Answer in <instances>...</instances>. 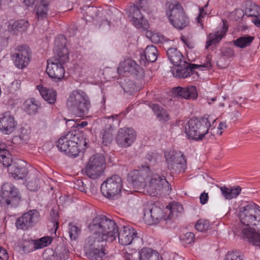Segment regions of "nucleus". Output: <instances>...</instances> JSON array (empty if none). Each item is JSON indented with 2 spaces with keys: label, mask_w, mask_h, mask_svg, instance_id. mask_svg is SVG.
Returning a JSON list of instances; mask_svg holds the SVG:
<instances>
[{
  "label": "nucleus",
  "mask_w": 260,
  "mask_h": 260,
  "mask_svg": "<svg viewBox=\"0 0 260 260\" xmlns=\"http://www.w3.org/2000/svg\"><path fill=\"white\" fill-rule=\"evenodd\" d=\"M31 57V51L26 45H20L15 48L11 58L15 66L18 69H23L29 63Z\"/></svg>",
  "instance_id": "12"
},
{
  "label": "nucleus",
  "mask_w": 260,
  "mask_h": 260,
  "mask_svg": "<svg viewBox=\"0 0 260 260\" xmlns=\"http://www.w3.org/2000/svg\"><path fill=\"white\" fill-rule=\"evenodd\" d=\"M6 145L4 143H2L0 141V153H1V151H3V150H6Z\"/></svg>",
  "instance_id": "60"
},
{
  "label": "nucleus",
  "mask_w": 260,
  "mask_h": 260,
  "mask_svg": "<svg viewBox=\"0 0 260 260\" xmlns=\"http://www.w3.org/2000/svg\"><path fill=\"white\" fill-rule=\"evenodd\" d=\"M120 84L125 92L131 94L135 91L136 86L133 82L129 79H124L120 81Z\"/></svg>",
  "instance_id": "39"
},
{
  "label": "nucleus",
  "mask_w": 260,
  "mask_h": 260,
  "mask_svg": "<svg viewBox=\"0 0 260 260\" xmlns=\"http://www.w3.org/2000/svg\"><path fill=\"white\" fill-rule=\"evenodd\" d=\"M118 73L121 75L123 73H129L135 76H142V69L136 62L131 59H127L121 62L117 68Z\"/></svg>",
  "instance_id": "17"
},
{
  "label": "nucleus",
  "mask_w": 260,
  "mask_h": 260,
  "mask_svg": "<svg viewBox=\"0 0 260 260\" xmlns=\"http://www.w3.org/2000/svg\"><path fill=\"white\" fill-rule=\"evenodd\" d=\"M128 181L136 191L152 197L169 194L171 190L165 177L152 173L148 167L134 171L129 174Z\"/></svg>",
  "instance_id": "2"
},
{
  "label": "nucleus",
  "mask_w": 260,
  "mask_h": 260,
  "mask_svg": "<svg viewBox=\"0 0 260 260\" xmlns=\"http://www.w3.org/2000/svg\"><path fill=\"white\" fill-rule=\"evenodd\" d=\"M70 120H69L68 121H67V124H70V125H72V123H73V122H69Z\"/></svg>",
  "instance_id": "64"
},
{
  "label": "nucleus",
  "mask_w": 260,
  "mask_h": 260,
  "mask_svg": "<svg viewBox=\"0 0 260 260\" xmlns=\"http://www.w3.org/2000/svg\"><path fill=\"white\" fill-rule=\"evenodd\" d=\"M254 40V37L249 35H244L237 39L234 41V44L237 47L244 48L251 45Z\"/></svg>",
  "instance_id": "35"
},
{
  "label": "nucleus",
  "mask_w": 260,
  "mask_h": 260,
  "mask_svg": "<svg viewBox=\"0 0 260 260\" xmlns=\"http://www.w3.org/2000/svg\"><path fill=\"white\" fill-rule=\"evenodd\" d=\"M67 40L63 35H60L55 40L56 55L48 60L46 73L55 82L61 81L64 77L63 65L69 60L68 48L66 47Z\"/></svg>",
  "instance_id": "3"
},
{
  "label": "nucleus",
  "mask_w": 260,
  "mask_h": 260,
  "mask_svg": "<svg viewBox=\"0 0 260 260\" xmlns=\"http://www.w3.org/2000/svg\"><path fill=\"white\" fill-rule=\"evenodd\" d=\"M195 236L193 233L191 232L186 233L183 238V240L187 244H190L194 241Z\"/></svg>",
  "instance_id": "51"
},
{
  "label": "nucleus",
  "mask_w": 260,
  "mask_h": 260,
  "mask_svg": "<svg viewBox=\"0 0 260 260\" xmlns=\"http://www.w3.org/2000/svg\"><path fill=\"white\" fill-rule=\"evenodd\" d=\"M199 67L198 65L186 62L185 63H181L179 66H177L176 68L172 69L171 72L174 77L179 79H185L191 75H197L194 69H198Z\"/></svg>",
  "instance_id": "19"
},
{
  "label": "nucleus",
  "mask_w": 260,
  "mask_h": 260,
  "mask_svg": "<svg viewBox=\"0 0 260 260\" xmlns=\"http://www.w3.org/2000/svg\"><path fill=\"white\" fill-rule=\"evenodd\" d=\"M28 27V22L24 20H19L14 23L12 28L18 31H24Z\"/></svg>",
  "instance_id": "44"
},
{
  "label": "nucleus",
  "mask_w": 260,
  "mask_h": 260,
  "mask_svg": "<svg viewBox=\"0 0 260 260\" xmlns=\"http://www.w3.org/2000/svg\"><path fill=\"white\" fill-rule=\"evenodd\" d=\"M228 29V27L225 25V23L223 22V27L220 30L217 31L215 33L210 34L206 42V49H208L211 45L219 43L226 34Z\"/></svg>",
  "instance_id": "27"
},
{
  "label": "nucleus",
  "mask_w": 260,
  "mask_h": 260,
  "mask_svg": "<svg viewBox=\"0 0 260 260\" xmlns=\"http://www.w3.org/2000/svg\"><path fill=\"white\" fill-rule=\"evenodd\" d=\"M167 55L171 63L176 67L179 66L181 63H186V61L183 60V55L177 48H169L167 51Z\"/></svg>",
  "instance_id": "25"
},
{
  "label": "nucleus",
  "mask_w": 260,
  "mask_h": 260,
  "mask_svg": "<svg viewBox=\"0 0 260 260\" xmlns=\"http://www.w3.org/2000/svg\"><path fill=\"white\" fill-rule=\"evenodd\" d=\"M257 230L247 231L243 229L242 231V237L247 239L248 241L255 246L260 247V233Z\"/></svg>",
  "instance_id": "26"
},
{
  "label": "nucleus",
  "mask_w": 260,
  "mask_h": 260,
  "mask_svg": "<svg viewBox=\"0 0 260 260\" xmlns=\"http://www.w3.org/2000/svg\"><path fill=\"white\" fill-rule=\"evenodd\" d=\"M211 117H203L201 119H190L185 126V133L188 138L196 141L202 140L208 136L209 128L211 126Z\"/></svg>",
  "instance_id": "7"
},
{
  "label": "nucleus",
  "mask_w": 260,
  "mask_h": 260,
  "mask_svg": "<svg viewBox=\"0 0 260 260\" xmlns=\"http://www.w3.org/2000/svg\"><path fill=\"white\" fill-rule=\"evenodd\" d=\"M165 218L162 210L156 204L144 210V219L149 224H156Z\"/></svg>",
  "instance_id": "15"
},
{
  "label": "nucleus",
  "mask_w": 260,
  "mask_h": 260,
  "mask_svg": "<svg viewBox=\"0 0 260 260\" xmlns=\"http://www.w3.org/2000/svg\"><path fill=\"white\" fill-rule=\"evenodd\" d=\"M52 238L49 237H44L37 240H34L36 249L42 248L51 244Z\"/></svg>",
  "instance_id": "42"
},
{
  "label": "nucleus",
  "mask_w": 260,
  "mask_h": 260,
  "mask_svg": "<svg viewBox=\"0 0 260 260\" xmlns=\"http://www.w3.org/2000/svg\"><path fill=\"white\" fill-rule=\"evenodd\" d=\"M20 248L25 253H28L36 250L34 240H24L21 243Z\"/></svg>",
  "instance_id": "43"
},
{
  "label": "nucleus",
  "mask_w": 260,
  "mask_h": 260,
  "mask_svg": "<svg viewBox=\"0 0 260 260\" xmlns=\"http://www.w3.org/2000/svg\"><path fill=\"white\" fill-rule=\"evenodd\" d=\"M69 233L70 237L72 240H76L80 233V229L75 225L72 224H69Z\"/></svg>",
  "instance_id": "47"
},
{
  "label": "nucleus",
  "mask_w": 260,
  "mask_h": 260,
  "mask_svg": "<svg viewBox=\"0 0 260 260\" xmlns=\"http://www.w3.org/2000/svg\"><path fill=\"white\" fill-rule=\"evenodd\" d=\"M0 197L1 202L10 207H17L20 201L17 189L10 183H5L2 185Z\"/></svg>",
  "instance_id": "11"
},
{
  "label": "nucleus",
  "mask_w": 260,
  "mask_h": 260,
  "mask_svg": "<svg viewBox=\"0 0 260 260\" xmlns=\"http://www.w3.org/2000/svg\"><path fill=\"white\" fill-rule=\"evenodd\" d=\"M234 55V51L231 48H223L221 51V56L217 61V65L220 67H222L220 63L224 59H228L232 58Z\"/></svg>",
  "instance_id": "40"
},
{
  "label": "nucleus",
  "mask_w": 260,
  "mask_h": 260,
  "mask_svg": "<svg viewBox=\"0 0 260 260\" xmlns=\"http://www.w3.org/2000/svg\"><path fill=\"white\" fill-rule=\"evenodd\" d=\"M226 127V125L225 124V122H220L218 125V129L220 130V132L219 133V135H221L222 132L221 131V129H223L224 128H225Z\"/></svg>",
  "instance_id": "57"
},
{
  "label": "nucleus",
  "mask_w": 260,
  "mask_h": 260,
  "mask_svg": "<svg viewBox=\"0 0 260 260\" xmlns=\"http://www.w3.org/2000/svg\"><path fill=\"white\" fill-rule=\"evenodd\" d=\"M252 21L257 27H260V16L253 17Z\"/></svg>",
  "instance_id": "55"
},
{
  "label": "nucleus",
  "mask_w": 260,
  "mask_h": 260,
  "mask_svg": "<svg viewBox=\"0 0 260 260\" xmlns=\"http://www.w3.org/2000/svg\"><path fill=\"white\" fill-rule=\"evenodd\" d=\"M48 0H39L36 8V15L38 19L47 17L49 10Z\"/></svg>",
  "instance_id": "31"
},
{
  "label": "nucleus",
  "mask_w": 260,
  "mask_h": 260,
  "mask_svg": "<svg viewBox=\"0 0 260 260\" xmlns=\"http://www.w3.org/2000/svg\"><path fill=\"white\" fill-rule=\"evenodd\" d=\"M15 121L10 112L0 115V129L6 134L12 133L15 129Z\"/></svg>",
  "instance_id": "21"
},
{
  "label": "nucleus",
  "mask_w": 260,
  "mask_h": 260,
  "mask_svg": "<svg viewBox=\"0 0 260 260\" xmlns=\"http://www.w3.org/2000/svg\"><path fill=\"white\" fill-rule=\"evenodd\" d=\"M69 122H74V124L72 125V126L73 127H80L82 128L85 126H86L87 125V122L86 121H82L80 124L76 123L74 120H70Z\"/></svg>",
  "instance_id": "54"
},
{
  "label": "nucleus",
  "mask_w": 260,
  "mask_h": 260,
  "mask_svg": "<svg viewBox=\"0 0 260 260\" xmlns=\"http://www.w3.org/2000/svg\"><path fill=\"white\" fill-rule=\"evenodd\" d=\"M144 0H140L139 6H132L129 8L128 16L131 19L133 24L137 28H142L143 23H144L145 20L140 11L139 7L142 9V4Z\"/></svg>",
  "instance_id": "20"
},
{
  "label": "nucleus",
  "mask_w": 260,
  "mask_h": 260,
  "mask_svg": "<svg viewBox=\"0 0 260 260\" xmlns=\"http://www.w3.org/2000/svg\"><path fill=\"white\" fill-rule=\"evenodd\" d=\"M208 6V4H207L204 6L203 8H200V13L199 16L196 18V21L198 23L200 24L202 27H203V24L202 19L204 18L205 15L206 14V12H205V9Z\"/></svg>",
  "instance_id": "49"
},
{
  "label": "nucleus",
  "mask_w": 260,
  "mask_h": 260,
  "mask_svg": "<svg viewBox=\"0 0 260 260\" xmlns=\"http://www.w3.org/2000/svg\"><path fill=\"white\" fill-rule=\"evenodd\" d=\"M40 180L37 178L28 181L27 184V188L31 191H36L39 187Z\"/></svg>",
  "instance_id": "48"
},
{
  "label": "nucleus",
  "mask_w": 260,
  "mask_h": 260,
  "mask_svg": "<svg viewBox=\"0 0 260 260\" xmlns=\"http://www.w3.org/2000/svg\"><path fill=\"white\" fill-rule=\"evenodd\" d=\"M208 199L209 197L208 193L204 192L200 197V203L203 205L207 203Z\"/></svg>",
  "instance_id": "52"
},
{
  "label": "nucleus",
  "mask_w": 260,
  "mask_h": 260,
  "mask_svg": "<svg viewBox=\"0 0 260 260\" xmlns=\"http://www.w3.org/2000/svg\"><path fill=\"white\" fill-rule=\"evenodd\" d=\"M242 12V11L241 10H238L236 11L237 13H240V14H241Z\"/></svg>",
  "instance_id": "62"
},
{
  "label": "nucleus",
  "mask_w": 260,
  "mask_h": 260,
  "mask_svg": "<svg viewBox=\"0 0 260 260\" xmlns=\"http://www.w3.org/2000/svg\"><path fill=\"white\" fill-rule=\"evenodd\" d=\"M106 168L104 156L100 153L91 156L85 168V174L90 178L95 179L101 176Z\"/></svg>",
  "instance_id": "10"
},
{
  "label": "nucleus",
  "mask_w": 260,
  "mask_h": 260,
  "mask_svg": "<svg viewBox=\"0 0 260 260\" xmlns=\"http://www.w3.org/2000/svg\"><path fill=\"white\" fill-rule=\"evenodd\" d=\"M258 207L255 204H250L240 209L239 218L242 225L240 229V236L245 228L247 231H260V210Z\"/></svg>",
  "instance_id": "5"
},
{
  "label": "nucleus",
  "mask_w": 260,
  "mask_h": 260,
  "mask_svg": "<svg viewBox=\"0 0 260 260\" xmlns=\"http://www.w3.org/2000/svg\"><path fill=\"white\" fill-rule=\"evenodd\" d=\"M169 10L167 14L170 23L176 28L182 29L189 23L187 17L181 5L177 2L171 3L169 5Z\"/></svg>",
  "instance_id": "8"
},
{
  "label": "nucleus",
  "mask_w": 260,
  "mask_h": 260,
  "mask_svg": "<svg viewBox=\"0 0 260 260\" xmlns=\"http://www.w3.org/2000/svg\"><path fill=\"white\" fill-rule=\"evenodd\" d=\"M140 260H160L159 253L151 248H143L139 251Z\"/></svg>",
  "instance_id": "29"
},
{
  "label": "nucleus",
  "mask_w": 260,
  "mask_h": 260,
  "mask_svg": "<svg viewBox=\"0 0 260 260\" xmlns=\"http://www.w3.org/2000/svg\"><path fill=\"white\" fill-rule=\"evenodd\" d=\"M157 50L153 46H148L145 49L143 54H141L140 62L146 66L147 62H153L157 57Z\"/></svg>",
  "instance_id": "23"
},
{
  "label": "nucleus",
  "mask_w": 260,
  "mask_h": 260,
  "mask_svg": "<svg viewBox=\"0 0 260 260\" xmlns=\"http://www.w3.org/2000/svg\"><path fill=\"white\" fill-rule=\"evenodd\" d=\"M26 166V162L23 160L15 161L9 169L12 177H17L18 179H22L25 177L28 173Z\"/></svg>",
  "instance_id": "22"
},
{
  "label": "nucleus",
  "mask_w": 260,
  "mask_h": 260,
  "mask_svg": "<svg viewBox=\"0 0 260 260\" xmlns=\"http://www.w3.org/2000/svg\"><path fill=\"white\" fill-rule=\"evenodd\" d=\"M136 138V133L133 129L127 127L120 128L116 141L121 147L126 148L131 146Z\"/></svg>",
  "instance_id": "16"
},
{
  "label": "nucleus",
  "mask_w": 260,
  "mask_h": 260,
  "mask_svg": "<svg viewBox=\"0 0 260 260\" xmlns=\"http://www.w3.org/2000/svg\"><path fill=\"white\" fill-rule=\"evenodd\" d=\"M40 94L45 101L50 104H53L56 101V92L53 89H49L43 86H37Z\"/></svg>",
  "instance_id": "28"
},
{
  "label": "nucleus",
  "mask_w": 260,
  "mask_h": 260,
  "mask_svg": "<svg viewBox=\"0 0 260 260\" xmlns=\"http://www.w3.org/2000/svg\"><path fill=\"white\" fill-rule=\"evenodd\" d=\"M243 254L239 251L229 252L224 260H243Z\"/></svg>",
  "instance_id": "46"
},
{
  "label": "nucleus",
  "mask_w": 260,
  "mask_h": 260,
  "mask_svg": "<svg viewBox=\"0 0 260 260\" xmlns=\"http://www.w3.org/2000/svg\"><path fill=\"white\" fill-rule=\"evenodd\" d=\"M183 207L181 204L178 202L172 203L169 205V210L170 214L167 218H164V220L167 221L174 216L175 213H181L183 211Z\"/></svg>",
  "instance_id": "38"
},
{
  "label": "nucleus",
  "mask_w": 260,
  "mask_h": 260,
  "mask_svg": "<svg viewBox=\"0 0 260 260\" xmlns=\"http://www.w3.org/2000/svg\"><path fill=\"white\" fill-rule=\"evenodd\" d=\"M114 117H115L114 116L112 115V116H111V117H109L107 118L109 119L112 118V120H113Z\"/></svg>",
  "instance_id": "63"
},
{
  "label": "nucleus",
  "mask_w": 260,
  "mask_h": 260,
  "mask_svg": "<svg viewBox=\"0 0 260 260\" xmlns=\"http://www.w3.org/2000/svg\"><path fill=\"white\" fill-rule=\"evenodd\" d=\"M68 109L79 117L86 115L90 107V103L86 93L79 89L71 92L67 101Z\"/></svg>",
  "instance_id": "6"
},
{
  "label": "nucleus",
  "mask_w": 260,
  "mask_h": 260,
  "mask_svg": "<svg viewBox=\"0 0 260 260\" xmlns=\"http://www.w3.org/2000/svg\"><path fill=\"white\" fill-rule=\"evenodd\" d=\"M165 157L168 167L173 173H179L184 171L186 163L182 154L168 152L165 153Z\"/></svg>",
  "instance_id": "13"
},
{
  "label": "nucleus",
  "mask_w": 260,
  "mask_h": 260,
  "mask_svg": "<svg viewBox=\"0 0 260 260\" xmlns=\"http://www.w3.org/2000/svg\"><path fill=\"white\" fill-rule=\"evenodd\" d=\"M0 258L3 260H8L9 258L6 250L3 248H0Z\"/></svg>",
  "instance_id": "53"
},
{
  "label": "nucleus",
  "mask_w": 260,
  "mask_h": 260,
  "mask_svg": "<svg viewBox=\"0 0 260 260\" xmlns=\"http://www.w3.org/2000/svg\"><path fill=\"white\" fill-rule=\"evenodd\" d=\"M114 127L110 125L108 128L103 129L101 132V136L103 139V143L105 145L111 143L113 140V131Z\"/></svg>",
  "instance_id": "37"
},
{
  "label": "nucleus",
  "mask_w": 260,
  "mask_h": 260,
  "mask_svg": "<svg viewBox=\"0 0 260 260\" xmlns=\"http://www.w3.org/2000/svg\"><path fill=\"white\" fill-rule=\"evenodd\" d=\"M0 161L6 167L11 166L12 162V158L11 154L7 150L1 151V153H0Z\"/></svg>",
  "instance_id": "41"
},
{
  "label": "nucleus",
  "mask_w": 260,
  "mask_h": 260,
  "mask_svg": "<svg viewBox=\"0 0 260 260\" xmlns=\"http://www.w3.org/2000/svg\"><path fill=\"white\" fill-rule=\"evenodd\" d=\"M35 1L36 0H23V3L26 6L30 7L34 4Z\"/></svg>",
  "instance_id": "56"
},
{
  "label": "nucleus",
  "mask_w": 260,
  "mask_h": 260,
  "mask_svg": "<svg viewBox=\"0 0 260 260\" xmlns=\"http://www.w3.org/2000/svg\"><path fill=\"white\" fill-rule=\"evenodd\" d=\"M69 251L63 245H58L55 252L52 255L51 260H67L68 258Z\"/></svg>",
  "instance_id": "33"
},
{
  "label": "nucleus",
  "mask_w": 260,
  "mask_h": 260,
  "mask_svg": "<svg viewBox=\"0 0 260 260\" xmlns=\"http://www.w3.org/2000/svg\"><path fill=\"white\" fill-rule=\"evenodd\" d=\"M222 195L227 200L236 198L241 192V188L237 186L232 188L222 186L220 188Z\"/></svg>",
  "instance_id": "32"
},
{
  "label": "nucleus",
  "mask_w": 260,
  "mask_h": 260,
  "mask_svg": "<svg viewBox=\"0 0 260 260\" xmlns=\"http://www.w3.org/2000/svg\"><path fill=\"white\" fill-rule=\"evenodd\" d=\"M121 188L122 180L117 175L108 178L101 186L102 194L110 200H115L120 197Z\"/></svg>",
  "instance_id": "9"
},
{
  "label": "nucleus",
  "mask_w": 260,
  "mask_h": 260,
  "mask_svg": "<svg viewBox=\"0 0 260 260\" xmlns=\"http://www.w3.org/2000/svg\"><path fill=\"white\" fill-rule=\"evenodd\" d=\"M174 91L175 93L185 99H196L198 96L197 89L194 86L184 87L178 86L174 88Z\"/></svg>",
  "instance_id": "24"
},
{
  "label": "nucleus",
  "mask_w": 260,
  "mask_h": 260,
  "mask_svg": "<svg viewBox=\"0 0 260 260\" xmlns=\"http://www.w3.org/2000/svg\"><path fill=\"white\" fill-rule=\"evenodd\" d=\"M40 107L39 102L34 98L28 99L23 103L24 110L29 115L36 114Z\"/></svg>",
  "instance_id": "30"
},
{
  "label": "nucleus",
  "mask_w": 260,
  "mask_h": 260,
  "mask_svg": "<svg viewBox=\"0 0 260 260\" xmlns=\"http://www.w3.org/2000/svg\"><path fill=\"white\" fill-rule=\"evenodd\" d=\"M86 146V142L79 134L69 132L62 136L56 142L58 149L70 156L76 157L80 152L79 147Z\"/></svg>",
  "instance_id": "4"
},
{
  "label": "nucleus",
  "mask_w": 260,
  "mask_h": 260,
  "mask_svg": "<svg viewBox=\"0 0 260 260\" xmlns=\"http://www.w3.org/2000/svg\"><path fill=\"white\" fill-rule=\"evenodd\" d=\"M136 230L130 226H124L118 233L119 243L122 245H128L141 239L137 236Z\"/></svg>",
  "instance_id": "18"
},
{
  "label": "nucleus",
  "mask_w": 260,
  "mask_h": 260,
  "mask_svg": "<svg viewBox=\"0 0 260 260\" xmlns=\"http://www.w3.org/2000/svg\"><path fill=\"white\" fill-rule=\"evenodd\" d=\"M156 35L155 34H153L152 36L151 37V40L153 42L157 43L159 42V40H156L155 38H156Z\"/></svg>",
  "instance_id": "61"
},
{
  "label": "nucleus",
  "mask_w": 260,
  "mask_h": 260,
  "mask_svg": "<svg viewBox=\"0 0 260 260\" xmlns=\"http://www.w3.org/2000/svg\"><path fill=\"white\" fill-rule=\"evenodd\" d=\"M195 228L198 231L203 232L209 229L210 223L207 220L200 219L197 221Z\"/></svg>",
  "instance_id": "45"
},
{
  "label": "nucleus",
  "mask_w": 260,
  "mask_h": 260,
  "mask_svg": "<svg viewBox=\"0 0 260 260\" xmlns=\"http://www.w3.org/2000/svg\"><path fill=\"white\" fill-rule=\"evenodd\" d=\"M74 187L82 192H86L87 187L82 180H77L75 183Z\"/></svg>",
  "instance_id": "50"
},
{
  "label": "nucleus",
  "mask_w": 260,
  "mask_h": 260,
  "mask_svg": "<svg viewBox=\"0 0 260 260\" xmlns=\"http://www.w3.org/2000/svg\"><path fill=\"white\" fill-rule=\"evenodd\" d=\"M210 58H211V57H209V56H208V58L207 59L208 60L207 61L206 63H205L204 64V67L208 68L211 66V62H210Z\"/></svg>",
  "instance_id": "58"
},
{
  "label": "nucleus",
  "mask_w": 260,
  "mask_h": 260,
  "mask_svg": "<svg viewBox=\"0 0 260 260\" xmlns=\"http://www.w3.org/2000/svg\"><path fill=\"white\" fill-rule=\"evenodd\" d=\"M245 14L248 17L260 16V7L251 2L246 3Z\"/></svg>",
  "instance_id": "34"
},
{
  "label": "nucleus",
  "mask_w": 260,
  "mask_h": 260,
  "mask_svg": "<svg viewBox=\"0 0 260 260\" xmlns=\"http://www.w3.org/2000/svg\"><path fill=\"white\" fill-rule=\"evenodd\" d=\"M40 217V214L36 210H30L18 218L16 225L19 229L27 230L37 223Z\"/></svg>",
  "instance_id": "14"
},
{
  "label": "nucleus",
  "mask_w": 260,
  "mask_h": 260,
  "mask_svg": "<svg viewBox=\"0 0 260 260\" xmlns=\"http://www.w3.org/2000/svg\"><path fill=\"white\" fill-rule=\"evenodd\" d=\"M11 2V0H1V5H9Z\"/></svg>",
  "instance_id": "59"
},
{
  "label": "nucleus",
  "mask_w": 260,
  "mask_h": 260,
  "mask_svg": "<svg viewBox=\"0 0 260 260\" xmlns=\"http://www.w3.org/2000/svg\"><path fill=\"white\" fill-rule=\"evenodd\" d=\"M150 107L160 120H168L169 114L163 108L155 104H151Z\"/></svg>",
  "instance_id": "36"
},
{
  "label": "nucleus",
  "mask_w": 260,
  "mask_h": 260,
  "mask_svg": "<svg viewBox=\"0 0 260 260\" xmlns=\"http://www.w3.org/2000/svg\"><path fill=\"white\" fill-rule=\"evenodd\" d=\"M88 228L92 235L85 241V254L91 260H103L107 253V243L115 240L118 227L114 220L101 214L92 219Z\"/></svg>",
  "instance_id": "1"
}]
</instances>
